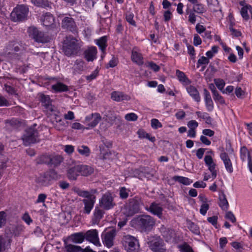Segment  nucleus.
Masks as SVG:
<instances>
[{
    "instance_id": "1",
    "label": "nucleus",
    "mask_w": 252,
    "mask_h": 252,
    "mask_svg": "<svg viewBox=\"0 0 252 252\" xmlns=\"http://www.w3.org/2000/svg\"><path fill=\"white\" fill-rule=\"evenodd\" d=\"M142 204L140 197L136 196L128 199V202L122 207V213L126 216L129 217L139 212L140 205Z\"/></svg>"
},
{
    "instance_id": "2",
    "label": "nucleus",
    "mask_w": 252,
    "mask_h": 252,
    "mask_svg": "<svg viewBox=\"0 0 252 252\" xmlns=\"http://www.w3.org/2000/svg\"><path fill=\"white\" fill-rule=\"evenodd\" d=\"M80 47L77 40L72 36H66L64 40L63 51L64 54L70 57L76 55L79 51Z\"/></svg>"
},
{
    "instance_id": "3",
    "label": "nucleus",
    "mask_w": 252,
    "mask_h": 252,
    "mask_svg": "<svg viewBox=\"0 0 252 252\" xmlns=\"http://www.w3.org/2000/svg\"><path fill=\"white\" fill-rule=\"evenodd\" d=\"M135 223L142 231L151 230L155 223L154 219L149 215H141L135 219Z\"/></svg>"
},
{
    "instance_id": "4",
    "label": "nucleus",
    "mask_w": 252,
    "mask_h": 252,
    "mask_svg": "<svg viewBox=\"0 0 252 252\" xmlns=\"http://www.w3.org/2000/svg\"><path fill=\"white\" fill-rule=\"evenodd\" d=\"M29 8L27 6L22 4L15 7L11 13V18L14 22L25 21L27 18Z\"/></svg>"
},
{
    "instance_id": "5",
    "label": "nucleus",
    "mask_w": 252,
    "mask_h": 252,
    "mask_svg": "<svg viewBox=\"0 0 252 252\" xmlns=\"http://www.w3.org/2000/svg\"><path fill=\"white\" fill-rule=\"evenodd\" d=\"M123 246L127 252H138L139 249L138 240L129 235H125L122 240Z\"/></svg>"
},
{
    "instance_id": "6",
    "label": "nucleus",
    "mask_w": 252,
    "mask_h": 252,
    "mask_svg": "<svg viewBox=\"0 0 252 252\" xmlns=\"http://www.w3.org/2000/svg\"><path fill=\"white\" fill-rule=\"evenodd\" d=\"M25 146H29L39 141L38 132L34 128H27L22 138Z\"/></svg>"
},
{
    "instance_id": "7",
    "label": "nucleus",
    "mask_w": 252,
    "mask_h": 252,
    "mask_svg": "<svg viewBox=\"0 0 252 252\" xmlns=\"http://www.w3.org/2000/svg\"><path fill=\"white\" fill-rule=\"evenodd\" d=\"M59 178L57 172L53 169L49 170L46 172L42 173L38 177L37 182L42 186H48L54 180Z\"/></svg>"
},
{
    "instance_id": "8",
    "label": "nucleus",
    "mask_w": 252,
    "mask_h": 252,
    "mask_svg": "<svg viewBox=\"0 0 252 252\" xmlns=\"http://www.w3.org/2000/svg\"><path fill=\"white\" fill-rule=\"evenodd\" d=\"M114 199V196L111 193L106 192L99 200L100 207L105 210L113 209L116 205Z\"/></svg>"
},
{
    "instance_id": "9",
    "label": "nucleus",
    "mask_w": 252,
    "mask_h": 252,
    "mask_svg": "<svg viewBox=\"0 0 252 252\" xmlns=\"http://www.w3.org/2000/svg\"><path fill=\"white\" fill-rule=\"evenodd\" d=\"M28 32L29 36L38 43H45L49 41L48 37L45 36L44 33L34 27H30Z\"/></svg>"
},
{
    "instance_id": "10",
    "label": "nucleus",
    "mask_w": 252,
    "mask_h": 252,
    "mask_svg": "<svg viewBox=\"0 0 252 252\" xmlns=\"http://www.w3.org/2000/svg\"><path fill=\"white\" fill-rule=\"evenodd\" d=\"M116 235V230L115 229L104 231L101 234L103 244L108 248H111L114 245V240Z\"/></svg>"
},
{
    "instance_id": "11",
    "label": "nucleus",
    "mask_w": 252,
    "mask_h": 252,
    "mask_svg": "<svg viewBox=\"0 0 252 252\" xmlns=\"http://www.w3.org/2000/svg\"><path fill=\"white\" fill-rule=\"evenodd\" d=\"M62 28L73 33H77V26L74 19L70 17H65L62 21Z\"/></svg>"
},
{
    "instance_id": "12",
    "label": "nucleus",
    "mask_w": 252,
    "mask_h": 252,
    "mask_svg": "<svg viewBox=\"0 0 252 252\" xmlns=\"http://www.w3.org/2000/svg\"><path fill=\"white\" fill-rule=\"evenodd\" d=\"M149 247L154 252H165L166 248L163 241L160 237H157L149 242Z\"/></svg>"
},
{
    "instance_id": "13",
    "label": "nucleus",
    "mask_w": 252,
    "mask_h": 252,
    "mask_svg": "<svg viewBox=\"0 0 252 252\" xmlns=\"http://www.w3.org/2000/svg\"><path fill=\"white\" fill-rule=\"evenodd\" d=\"M85 239L94 244L96 246H100L101 244L99 240L98 231L96 229H91L84 233Z\"/></svg>"
},
{
    "instance_id": "14",
    "label": "nucleus",
    "mask_w": 252,
    "mask_h": 252,
    "mask_svg": "<svg viewBox=\"0 0 252 252\" xmlns=\"http://www.w3.org/2000/svg\"><path fill=\"white\" fill-rule=\"evenodd\" d=\"M37 96L38 100L41 103L43 106L51 112L54 111L49 95H45L43 93H39Z\"/></svg>"
},
{
    "instance_id": "15",
    "label": "nucleus",
    "mask_w": 252,
    "mask_h": 252,
    "mask_svg": "<svg viewBox=\"0 0 252 252\" xmlns=\"http://www.w3.org/2000/svg\"><path fill=\"white\" fill-rule=\"evenodd\" d=\"M220 158L223 161L225 168L229 173H232L233 172L232 163L229 158L227 153L225 152H222L220 154Z\"/></svg>"
},
{
    "instance_id": "16",
    "label": "nucleus",
    "mask_w": 252,
    "mask_h": 252,
    "mask_svg": "<svg viewBox=\"0 0 252 252\" xmlns=\"http://www.w3.org/2000/svg\"><path fill=\"white\" fill-rule=\"evenodd\" d=\"M101 119L100 115L98 113H93L87 116L85 118L86 122H89L87 125L89 127H94Z\"/></svg>"
},
{
    "instance_id": "17",
    "label": "nucleus",
    "mask_w": 252,
    "mask_h": 252,
    "mask_svg": "<svg viewBox=\"0 0 252 252\" xmlns=\"http://www.w3.org/2000/svg\"><path fill=\"white\" fill-rule=\"evenodd\" d=\"M87 69L85 63L82 60H77L72 67L74 74H81Z\"/></svg>"
},
{
    "instance_id": "18",
    "label": "nucleus",
    "mask_w": 252,
    "mask_h": 252,
    "mask_svg": "<svg viewBox=\"0 0 252 252\" xmlns=\"http://www.w3.org/2000/svg\"><path fill=\"white\" fill-rule=\"evenodd\" d=\"M111 98L117 102H120L124 100H129L131 97L124 92L114 91L111 93Z\"/></svg>"
},
{
    "instance_id": "19",
    "label": "nucleus",
    "mask_w": 252,
    "mask_h": 252,
    "mask_svg": "<svg viewBox=\"0 0 252 252\" xmlns=\"http://www.w3.org/2000/svg\"><path fill=\"white\" fill-rule=\"evenodd\" d=\"M95 201V196H91L90 198L84 199L82 200L83 203L84 204V213L89 214L93 209Z\"/></svg>"
},
{
    "instance_id": "20",
    "label": "nucleus",
    "mask_w": 252,
    "mask_h": 252,
    "mask_svg": "<svg viewBox=\"0 0 252 252\" xmlns=\"http://www.w3.org/2000/svg\"><path fill=\"white\" fill-rule=\"evenodd\" d=\"M80 175L78 165L70 167L67 172V177L70 180H76Z\"/></svg>"
},
{
    "instance_id": "21",
    "label": "nucleus",
    "mask_w": 252,
    "mask_h": 252,
    "mask_svg": "<svg viewBox=\"0 0 252 252\" xmlns=\"http://www.w3.org/2000/svg\"><path fill=\"white\" fill-rule=\"evenodd\" d=\"M162 236L164 238L165 241L168 242L175 237V231L173 229L162 226L160 229Z\"/></svg>"
},
{
    "instance_id": "22",
    "label": "nucleus",
    "mask_w": 252,
    "mask_h": 252,
    "mask_svg": "<svg viewBox=\"0 0 252 252\" xmlns=\"http://www.w3.org/2000/svg\"><path fill=\"white\" fill-rule=\"evenodd\" d=\"M186 90L190 96L197 102L200 101L201 98L198 91L193 86L189 85L186 87Z\"/></svg>"
},
{
    "instance_id": "23",
    "label": "nucleus",
    "mask_w": 252,
    "mask_h": 252,
    "mask_svg": "<svg viewBox=\"0 0 252 252\" xmlns=\"http://www.w3.org/2000/svg\"><path fill=\"white\" fill-rule=\"evenodd\" d=\"M85 237L83 232H78L71 234L66 240H70L71 242L76 244H81L84 241Z\"/></svg>"
},
{
    "instance_id": "24",
    "label": "nucleus",
    "mask_w": 252,
    "mask_h": 252,
    "mask_svg": "<svg viewBox=\"0 0 252 252\" xmlns=\"http://www.w3.org/2000/svg\"><path fill=\"white\" fill-rule=\"evenodd\" d=\"M148 210L152 214L157 215L158 218H161L163 209L159 204L155 202L151 203Z\"/></svg>"
},
{
    "instance_id": "25",
    "label": "nucleus",
    "mask_w": 252,
    "mask_h": 252,
    "mask_svg": "<svg viewBox=\"0 0 252 252\" xmlns=\"http://www.w3.org/2000/svg\"><path fill=\"white\" fill-rule=\"evenodd\" d=\"M104 213L103 209L100 208V207L96 206L94 212L93 223H98L103 218Z\"/></svg>"
},
{
    "instance_id": "26",
    "label": "nucleus",
    "mask_w": 252,
    "mask_h": 252,
    "mask_svg": "<svg viewBox=\"0 0 252 252\" xmlns=\"http://www.w3.org/2000/svg\"><path fill=\"white\" fill-rule=\"evenodd\" d=\"M41 21L44 26L49 27L54 24V18L50 13L47 12L42 16Z\"/></svg>"
},
{
    "instance_id": "27",
    "label": "nucleus",
    "mask_w": 252,
    "mask_h": 252,
    "mask_svg": "<svg viewBox=\"0 0 252 252\" xmlns=\"http://www.w3.org/2000/svg\"><path fill=\"white\" fill-rule=\"evenodd\" d=\"M96 48L92 47L85 52V58L88 62H92L96 58Z\"/></svg>"
},
{
    "instance_id": "28",
    "label": "nucleus",
    "mask_w": 252,
    "mask_h": 252,
    "mask_svg": "<svg viewBox=\"0 0 252 252\" xmlns=\"http://www.w3.org/2000/svg\"><path fill=\"white\" fill-rule=\"evenodd\" d=\"M80 170V175L83 176H88L91 175L94 171V168L89 165L78 164Z\"/></svg>"
},
{
    "instance_id": "29",
    "label": "nucleus",
    "mask_w": 252,
    "mask_h": 252,
    "mask_svg": "<svg viewBox=\"0 0 252 252\" xmlns=\"http://www.w3.org/2000/svg\"><path fill=\"white\" fill-rule=\"evenodd\" d=\"M64 248L65 252H81V247L79 246L69 244L67 240H64Z\"/></svg>"
},
{
    "instance_id": "30",
    "label": "nucleus",
    "mask_w": 252,
    "mask_h": 252,
    "mask_svg": "<svg viewBox=\"0 0 252 252\" xmlns=\"http://www.w3.org/2000/svg\"><path fill=\"white\" fill-rule=\"evenodd\" d=\"M219 200V206L222 210L225 211H227L228 209L229 204L224 192H222L221 194L220 195Z\"/></svg>"
},
{
    "instance_id": "31",
    "label": "nucleus",
    "mask_w": 252,
    "mask_h": 252,
    "mask_svg": "<svg viewBox=\"0 0 252 252\" xmlns=\"http://www.w3.org/2000/svg\"><path fill=\"white\" fill-rule=\"evenodd\" d=\"M52 90L56 93L64 92L68 91V87L62 82H57L52 86Z\"/></svg>"
},
{
    "instance_id": "32",
    "label": "nucleus",
    "mask_w": 252,
    "mask_h": 252,
    "mask_svg": "<svg viewBox=\"0 0 252 252\" xmlns=\"http://www.w3.org/2000/svg\"><path fill=\"white\" fill-rule=\"evenodd\" d=\"M131 60L138 65H142L144 63L143 58L142 55L136 51L132 52Z\"/></svg>"
},
{
    "instance_id": "33",
    "label": "nucleus",
    "mask_w": 252,
    "mask_h": 252,
    "mask_svg": "<svg viewBox=\"0 0 252 252\" xmlns=\"http://www.w3.org/2000/svg\"><path fill=\"white\" fill-rule=\"evenodd\" d=\"M107 37L106 36H103L96 40V44L103 53H104L107 46Z\"/></svg>"
},
{
    "instance_id": "34",
    "label": "nucleus",
    "mask_w": 252,
    "mask_h": 252,
    "mask_svg": "<svg viewBox=\"0 0 252 252\" xmlns=\"http://www.w3.org/2000/svg\"><path fill=\"white\" fill-rule=\"evenodd\" d=\"M50 165L56 166L60 164L63 161V158L59 155H50Z\"/></svg>"
},
{
    "instance_id": "35",
    "label": "nucleus",
    "mask_w": 252,
    "mask_h": 252,
    "mask_svg": "<svg viewBox=\"0 0 252 252\" xmlns=\"http://www.w3.org/2000/svg\"><path fill=\"white\" fill-rule=\"evenodd\" d=\"M176 75L180 82L185 83L186 84L190 83V80L188 78L183 72L177 69L176 71Z\"/></svg>"
},
{
    "instance_id": "36",
    "label": "nucleus",
    "mask_w": 252,
    "mask_h": 252,
    "mask_svg": "<svg viewBox=\"0 0 252 252\" xmlns=\"http://www.w3.org/2000/svg\"><path fill=\"white\" fill-rule=\"evenodd\" d=\"M50 155H43L40 157L36 159V162L38 164H45L48 165H50Z\"/></svg>"
},
{
    "instance_id": "37",
    "label": "nucleus",
    "mask_w": 252,
    "mask_h": 252,
    "mask_svg": "<svg viewBox=\"0 0 252 252\" xmlns=\"http://www.w3.org/2000/svg\"><path fill=\"white\" fill-rule=\"evenodd\" d=\"M188 228L194 234L199 235L200 234V230L199 226L195 223L188 220L187 221Z\"/></svg>"
},
{
    "instance_id": "38",
    "label": "nucleus",
    "mask_w": 252,
    "mask_h": 252,
    "mask_svg": "<svg viewBox=\"0 0 252 252\" xmlns=\"http://www.w3.org/2000/svg\"><path fill=\"white\" fill-rule=\"evenodd\" d=\"M137 133L140 138H146L152 142H154L156 141L155 137H150V134L146 133L143 129H139Z\"/></svg>"
},
{
    "instance_id": "39",
    "label": "nucleus",
    "mask_w": 252,
    "mask_h": 252,
    "mask_svg": "<svg viewBox=\"0 0 252 252\" xmlns=\"http://www.w3.org/2000/svg\"><path fill=\"white\" fill-rule=\"evenodd\" d=\"M173 179L180 183H182L185 185H189L192 183V181L189 179L182 176H175Z\"/></svg>"
},
{
    "instance_id": "40",
    "label": "nucleus",
    "mask_w": 252,
    "mask_h": 252,
    "mask_svg": "<svg viewBox=\"0 0 252 252\" xmlns=\"http://www.w3.org/2000/svg\"><path fill=\"white\" fill-rule=\"evenodd\" d=\"M192 10L195 13L201 14L205 12L206 9L203 4L196 3L193 5Z\"/></svg>"
},
{
    "instance_id": "41",
    "label": "nucleus",
    "mask_w": 252,
    "mask_h": 252,
    "mask_svg": "<svg viewBox=\"0 0 252 252\" xmlns=\"http://www.w3.org/2000/svg\"><path fill=\"white\" fill-rule=\"evenodd\" d=\"M35 5L42 7H50V3L47 0H31Z\"/></svg>"
},
{
    "instance_id": "42",
    "label": "nucleus",
    "mask_w": 252,
    "mask_h": 252,
    "mask_svg": "<svg viewBox=\"0 0 252 252\" xmlns=\"http://www.w3.org/2000/svg\"><path fill=\"white\" fill-rule=\"evenodd\" d=\"M247 156H248V160H249V157H252L251 153L247 148L244 146L240 149V157L242 160L244 161L246 159Z\"/></svg>"
},
{
    "instance_id": "43",
    "label": "nucleus",
    "mask_w": 252,
    "mask_h": 252,
    "mask_svg": "<svg viewBox=\"0 0 252 252\" xmlns=\"http://www.w3.org/2000/svg\"><path fill=\"white\" fill-rule=\"evenodd\" d=\"M249 6H252L250 5L247 4L245 6H243L241 8V14L242 16V17L245 20H248L249 19V15L248 14V11H250V8Z\"/></svg>"
},
{
    "instance_id": "44",
    "label": "nucleus",
    "mask_w": 252,
    "mask_h": 252,
    "mask_svg": "<svg viewBox=\"0 0 252 252\" xmlns=\"http://www.w3.org/2000/svg\"><path fill=\"white\" fill-rule=\"evenodd\" d=\"M130 190L127 189L125 187H121L120 188L119 195L122 199H126L127 198L129 195Z\"/></svg>"
},
{
    "instance_id": "45",
    "label": "nucleus",
    "mask_w": 252,
    "mask_h": 252,
    "mask_svg": "<svg viewBox=\"0 0 252 252\" xmlns=\"http://www.w3.org/2000/svg\"><path fill=\"white\" fill-rule=\"evenodd\" d=\"M77 151L80 154L86 157L89 156L90 153L89 148L86 146H81L79 147L77 149Z\"/></svg>"
},
{
    "instance_id": "46",
    "label": "nucleus",
    "mask_w": 252,
    "mask_h": 252,
    "mask_svg": "<svg viewBox=\"0 0 252 252\" xmlns=\"http://www.w3.org/2000/svg\"><path fill=\"white\" fill-rule=\"evenodd\" d=\"M213 97L216 102H218L221 104H225L224 99L223 97L219 94L218 92L213 95Z\"/></svg>"
},
{
    "instance_id": "47",
    "label": "nucleus",
    "mask_w": 252,
    "mask_h": 252,
    "mask_svg": "<svg viewBox=\"0 0 252 252\" xmlns=\"http://www.w3.org/2000/svg\"><path fill=\"white\" fill-rule=\"evenodd\" d=\"M6 216L7 215L5 212H0V228L6 224Z\"/></svg>"
},
{
    "instance_id": "48",
    "label": "nucleus",
    "mask_w": 252,
    "mask_h": 252,
    "mask_svg": "<svg viewBox=\"0 0 252 252\" xmlns=\"http://www.w3.org/2000/svg\"><path fill=\"white\" fill-rule=\"evenodd\" d=\"M134 15L132 13H127L126 14V21L130 25L136 27V24L135 21L133 20Z\"/></svg>"
},
{
    "instance_id": "49",
    "label": "nucleus",
    "mask_w": 252,
    "mask_h": 252,
    "mask_svg": "<svg viewBox=\"0 0 252 252\" xmlns=\"http://www.w3.org/2000/svg\"><path fill=\"white\" fill-rule=\"evenodd\" d=\"M151 126L155 129L160 128L162 126L161 123L157 119H153L151 120Z\"/></svg>"
},
{
    "instance_id": "50",
    "label": "nucleus",
    "mask_w": 252,
    "mask_h": 252,
    "mask_svg": "<svg viewBox=\"0 0 252 252\" xmlns=\"http://www.w3.org/2000/svg\"><path fill=\"white\" fill-rule=\"evenodd\" d=\"M214 81L218 88L220 91H222L225 86L224 81L221 79H215Z\"/></svg>"
},
{
    "instance_id": "51",
    "label": "nucleus",
    "mask_w": 252,
    "mask_h": 252,
    "mask_svg": "<svg viewBox=\"0 0 252 252\" xmlns=\"http://www.w3.org/2000/svg\"><path fill=\"white\" fill-rule=\"evenodd\" d=\"M7 242L5 239L1 235H0V252L4 251L6 249Z\"/></svg>"
},
{
    "instance_id": "52",
    "label": "nucleus",
    "mask_w": 252,
    "mask_h": 252,
    "mask_svg": "<svg viewBox=\"0 0 252 252\" xmlns=\"http://www.w3.org/2000/svg\"><path fill=\"white\" fill-rule=\"evenodd\" d=\"M209 63V60L204 56L201 57L197 61V67H199L200 65H206Z\"/></svg>"
},
{
    "instance_id": "53",
    "label": "nucleus",
    "mask_w": 252,
    "mask_h": 252,
    "mask_svg": "<svg viewBox=\"0 0 252 252\" xmlns=\"http://www.w3.org/2000/svg\"><path fill=\"white\" fill-rule=\"evenodd\" d=\"M125 119L128 121H135L138 119V116L134 113H130L126 115Z\"/></svg>"
},
{
    "instance_id": "54",
    "label": "nucleus",
    "mask_w": 252,
    "mask_h": 252,
    "mask_svg": "<svg viewBox=\"0 0 252 252\" xmlns=\"http://www.w3.org/2000/svg\"><path fill=\"white\" fill-rule=\"evenodd\" d=\"M233 23L232 22L230 23L229 29L230 32H231V34L236 37H239V36H241L242 34H241V32L235 30V29H234L233 28Z\"/></svg>"
},
{
    "instance_id": "55",
    "label": "nucleus",
    "mask_w": 252,
    "mask_h": 252,
    "mask_svg": "<svg viewBox=\"0 0 252 252\" xmlns=\"http://www.w3.org/2000/svg\"><path fill=\"white\" fill-rule=\"evenodd\" d=\"M180 248L182 252H193L191 247L186 243L180 246Z\"/></svg>"
},
{
    "instance_id": "56",
    "label": "nucleus",
    "mask_w": 252,
    "mask_h": 252,
    "mask_svg": "<svg viewBox=\"0 0 252 252\" xmlns=\"http://www.w3.org/2000/svg\"><path fill=\"white\" fill-rule=\"evenodd\" d=\"M235 94L237 97L242 98L245 94V92L242 90L241 88L237 87L235 91Z\"/></svg>"
},
{
    "instance_id": "57",
    "label": "nucleus",
    "mask_w": 252,
    "mask_h": 252,
    "mask_svg": "<svg viewBox=\"0 0 252 252\" xmlns=\"http://www.w3.org/2000/svg\"><path fill=\"white\" fill-rule=\"evenodd\" d=\"M225 217L226 219L230 220L232 222H235L236 220L235 217L231 211L227 212Z\"/></svg>"
},
{
    "instance_id": "58",
    "label": "nucleus",
    "mask_w": 252,
    "mask_h": 252,
    "mask_svg": "<svg viewBox=\"0 0 252 252\" xmlns=\"http://www.w3.org/2000/svg\"><path fill=\"white\" fill-rule=\"evenodd\" d=\"M4 89L8 94H16L15 89L11 86L5 84L4 85Z\"/></svg>"
},
{
    "instance_id": "59",
    "label": "nucleus",
    "mask_w": 252,
    "mask_h": 252,
    "mask_svg": "<svg viewBox=\"0 0 252 252\" xmlns=\"http://www.w3.org/2000/svg\"><path fill=\"white\" fill-rule=\"evenodd\" d=\"M209 208V204H208L207 203H206V202H205V203H203L201 205V208L200 209V213L202 215H205L206 214L207 211L208 210Z\"/></svg>"
},
{
    "instance_id": "60",
    "label": "nucleus",
    "mask_w": 252,
    "mask_h": 252,
    "mask_svg": "<svg viewBox=\"0 0 252 252\" xmlns=\"http://www.w3.org/2000/svg\"><path fill=\"white\" fill-rule=\"evenodd\" d=\"M98 71L96 69L90 75L86 76V78L88 81H91L96 77V76L98 75Z\"/></svg>"
},
{
    "instance_id": "61",
    "label": "nucleus",
    "mask_w": 252,
    "mask_h": 252,
    "mask_svg": "<svg viewBox=\"0 0 252 252\" xmlns=\"http://www.w3.org/2000/svg\"><path fill=\"white\" fill-rule=\"evenodd\" d=\"M10 103L3 96L0 95V107L8 106Z\"/></svg>"
},
{
    "instance_id": "62",
    "label": "nucleus",
    "mask_w": 252,
    "mask_h": 252,
    "mask_svg": "<svg viewBox=\"0 0 252 252\" xmlns=\"http://www.w3.org/2000/svg\"><path fill=\"white\" fill-rule=\"evenodd\" d=\"M148 66L155 72L158 71L160 69V67L153 62H149Z\"/></svg>"
},
{
    "instance_id": "63",
    "label": "nucleus",
    "mask_w": 252,
    "mask_h": 252,
    "mask_svg": "<svg viewBox=\"0 0 252 252\" xmlns=\"http://www.w3.org/2000/svg\"><path fill=\"white\" fill-rule=\"evenodd\" d=\"M118 63V59L113 56L112 59L109 61L108 63V66H107V67H114L117 65Z\"/></svg>"
},
{
    "instance_id": "64",
    "label": "nucleus",
    "mask_w": 252,
    "mask_h": 252,
    "mask_svg": "<svg viewBox=\"0 0 252 252\" xmlns=\"http://www.w3.org/2000/svg\"><path fill=\"white\" fill-rule=\"evenodd\" d=\"M206 106L208 111H212L214 109V105L212 99L208 100L205 102Z\"/></svg>"
}]
</instances>
